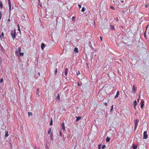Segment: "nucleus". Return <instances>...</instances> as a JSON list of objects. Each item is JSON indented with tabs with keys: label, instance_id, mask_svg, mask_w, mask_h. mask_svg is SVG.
<instances>
[{
	"label": "nucleus",
	"instance_id": "f257e3e1",
	"mask_svg": "<svg viewBox=\"0 0 149 149\" xmlns=\"http://www.w3.org/2000/svg\"><path fill=\"white\" fill-rule=\"evenodd\" d=\"M134 121L135 124L134 130H136L138 125V124L139 122V120L137 119H134Z\"/></svg>",
	"mask_w": 149,
	"mask_h": 149
},
{
	"label": "nucleus",
	"instance_id": "f03ea898",
	"mask_svg": "<svg viewBox=\"0 0 149 149\" xmlns=\"http://www.w3.org/2000/svg\"><path fill=\"white\" fill-rule=\"evenodd\" d=\"M148 135L147 134V131H145L143 133V139H146L148 138Z\"/></svg>",
	"mask_w": 149,
	"mask_h": 149
},
{
	"label": "nucleus",
	"instance_id": "7ed1b4c3",
	"mask_svg": "<svg viewBox=\"0 0 149 149\" xmlns=\"http://www.w3.org/2000/svg\"><path fill=\"white\" fill-rule=\"evenodd\" d=\"M141 108L142 109L143 108L144 105V101L143 100H142L141 102Z\"/></svg>",
	"mask_w": 149,
	"mask_h": 149
},
{
	"label": "nucleus",
	"instance_id": "20e7f679",
	"mask_svg": "<svg viewBox=\"0 0 149 149\" xmlns=\"http://www.w3.org/2000/svg\"><path fill=\"white\" fill-rule=\"evenodd\" d=\"M21 51V47H20L17 49V50L15 51V53L16 54H17L18 53L20 52Z\"/></svg>",
	"mask_w": 149,
	"mask_h": 149
},
{
	"label": "nucleus",
	"instance_id": "39448f33",
	"mask_svg": "<svg viewBox=\"0 0 149 149\" xmlns=\"http://www.w3.org/2000/svg\"><path fill=\"white\" fill-rule=\"evenodd\" d=\"M15 31L14 32V33H11L10 34L11 36L14 39L15 37Z\"/></svg>",
	"mask_w": 149,
	"mask_h": 149
},
{
	"label": "nucleus",
	"instance_id": "423d86ee",
	"mask_svg": "<svg viewBox=\"0 0 149 149\" xmlns=\"http://www.w3.org/2000/svg\"><path fill=\"white\" fill-rule=\"evenodd\" d=\"M62 129L63 130H65V127L64 126V124L63 123H62L61 124Z\"/></svg>",
	"mask_w": 149,
	"mask_h": 149
},
{
	"label": "nucleus",
	"instance_id": "0eeeda50",
	"mask_svg": "<svg viewBox=\"0 0 149 149\" xmlns=\"http://www.w3.org/2000/svg\"><path fill=\"white\" fill-rule=\"evenodd\" d=\"M45 47V44L43 43H42L41 45V49L43 50L44 49Z\"/></svg>",
	"mask_w": 149,
	"mask_h": 149
},
{
	"label": "nucleus",
	"instance_id": "6e6552de",
	"mask_svg": "<svg viewBox=\"0 0 149 149\" xmlns=\"http://www.w3.org/2000/svg\"><path fill=\"white\" fill-rule=\"evenodd\" d=\"M138 145H135L134 144H133L132 146V147L133 149H136L137 148Z\"/></svg>",
	"mask_w": 149,
	"mask_h": 149
},
{
	"label": "nucleus",
	"instance_id": "1a4fd4ad",
	"mask_svg": "<svg viewBox=\"0 0 149 149\" xmlns=\"http://www.w3.org/2000/svg\"><path fill=\"white\" fill-rule=\"evenodd\" d=\"M68 69L67 68H66L64 74L66 76L67 75L68 72Z\"/></svg>",
	"mask_w": 149,
	"mask_h": 149
},
{
	"label": "nucleus",
	"instance_id": "9d476101",
	"mask_svg": "<svg viewBox=\"0 0 149 149\" xmlns=\"http://www.w3.org/2000/svg\"><path fill=\"white\" fill-rule=\"evenodd\" d=\"M77 119L76 120V121H77L81 119V116H79L78 117H76Z\"/></svg>",
	"mask_w": 149,
	"mask_h": 149
},
{
	"label": "nucleus",
	"instance_id": "9b49d317",
	"mask_svg": "<svg viewBox=\"0 0 149 149\" xmlns=\"http://www.w3.org/2000/svg\"><path fill=\"white\" fill-rule=\"evenodd\" d=\"M74 51L75 52H76L77 53H78L79 52L78 49V48H76V47H75V48H74Z\"/></svg>",
	"mask_w": 149,
	"mask_h": 149
},
{
	"label": "nucleus",
	"instance_id": "f8f14e48",
	"mask_svg": "<svg viewBox=\"0 0 149 149\" xmlns=\"http://www.w3.org/2000/svg\"><path fill=\"white\" fill-rule=\"evenodd\" d=\"M136 91V89L135 88V86L134 85L133 86V89H132V91L133 92H135V91Z\"/></svg>",
	"mask_w": 149,
	"mask_h": 149
},
{
	"label": "nucleus",
	"instance_id": "ddd939ff",
	"mask_svg": "<svg viewBox=\"0 0 149 149\" xmlns=\"http://www.w3.org/2000/svg\"><path fill=\"white\" fill-rule=\"evenodd\" d=\"M110 138L108 137V136L107 137L106 139V141L107 142H108L110 141Z\"/></svg>",
	"mask_w": 149,
	"mask_h": 149
},
{
	"label": "nucleus",
	"instance_id": "4468645a",
	"mask_svg": "<svg viewBox=\"0 0 149 149\" xmlns=\"http://www.w3.org/2000/svg\"><path fill=\"white\" fill-rule=\"evenodd\" d=\"M110 28L112 30H114L115 29L114 26L112 25H110Z\"/></svg>",
	"mask_w": 149,
	"mask_h": 149
},
{
	"label": "nucleus",
	"instance_id": "2eb2a0df",
	"mask_svg": "<svg viewBox=\"0 0 149 149\" xmlns=\"http://www.w3.org/2000/svg\"><path fill=\"white\" fill-rule=\"evenodd\" d=\"M8 4H9V10H11V3H10V2L8 1Z\"/></svg>",
	"mask_w": 149,
	"mask_h": 149
},
{
	"label": "nucleus",
	"instance_id": "dca6fc26",
	"mask_svg": "<svg viewBox=\"0 0 149 149\" xmlns=\"http://www.w3.org/2000/svg\"><path fill=\"white\" fill-rule=\"evenodd\" d=\"M51 128H49V130L48 131V134H50L51 133Z\"/></svg>",
	"mask_w": 149,
	"mask_h": 149
},
{
	"label": "nucleus",
	"instance_id": "f3484780",
	"mask_svg": "<svg viewBox=\"0 0 149 149\" xmlns=\"http://www.w3.org/2000/svg\"><path fill=\"white\" fill-rule=\"evenodd\" d=\"M3 7V4L1 2V1L0 4V8L1 9Z\"/></svg>",
	"mask_w": 149,
	"mask_h": 149
},
{
	"label": "nucleus",
	"instance_id": "a211bd4d",
	"mask_svg": "<svg viewBox=\"0 0 149 149\" xmlns=\"http://www.w3.org/2000/svg\"><path fill=\"white\" fill-rule=\"evenodd\" d=\"M133 105H136L137 104V102L135 100L133 102Z\"/></svg>",
	"mask_w": 149,
	"mask_h": 149
},
{
	"label": "nucleus",
	"instance_id": "6ab92c4d",
	"mask_svg": "<svg viewBox=\"0 0 149 149\" xmlns=\"http://www.w3.org/2000/svg\"><path fill=\"white\" fill-rule=\"evenodd\" d=\"M113 105H112V106H111V110H110V111L111 112L113 111Z\"/></svg>",
	"mask_w": 149,
	"mask_h": 149
},
{
	"label": "nucleus",
	"instance_id": "aec40b11",
	"mask_svg": "<svg viewBox=\"0 0 149 149\" xmlns=\"http://www.w3.org/2000/svg\"><path fill=\"white\" fill-rule=\"evenodd\" d=\"M56 99H58L59 100L60 96H59V94H57V96H56Z\"/></svg>",
	"mask_w": 149,
	"mask_h": 149
},
{
	"label": "nucleus",
	"instance_id": "412c9836",
	"mask_svg": "<svg viewBox=\"0 0 149 149\" xmlns=\"http://www.w3.org/2000/svg\"><path fill=\"white\" fill-rule=\"evenodd\" d=\"M8 135V132H6V133L5 134V137H7Z\"/></svg>",
	"mask_w": 149,
	"mask_h": 149
},
{
	"label": "nucleus",
	"instance_id": "4be33fe9",
	"mask_svg": "<svg viewBox=\"0 0 149 149\" xmlns=\"http://www.w3.org/2000/svg\"><path fill=\"white\" fill-rule=\"evenodd\" d=\"M4 36V34L3 32H2L1 33V35H0V38H1V37H3Z\"/></svg>",
	"mask_w": 149,
	"mask_h": 149
},
{
	"label": "nucleus",
	"instance_id": "5701e85b",
	"mask_svg": "<svg viewBox=\"0 0 149 149\" xmlns=\"http://www.w3.org/2000/svg\"><path fill=\"white\" fill-rule=\"evenodd\" d=\"M110 8L112 10H114L115 9L114 8V7L112 6H110Z\"/></svg>",
	"mask_w": 149,
	"mask_h": 149
},
{
	"label": "nucleus",
	"instance_id": "b1692460",
	"mask_svg": "<svg viewBox=\"0 0 149 149\" xmlns=\"http://www.w3.org/2000/svg\"><path fill=\"white\" fill-rule=\"evenodd\" d=\"M20 55L21 56H22L24 55V54L23 52H20L19 53Z\"/></svg>",
	"mask_w": 149,
	"mask_h": 149
},
{
	"label": "nucleus",
	"instance_id": "393cba45",
	"mask_svg": "<svg viewBox=\"0 0 149 149\" xmlns=\"http://www.w3.org/2000/svg\"><path fill=\"white\" fill-rule=\"evenodd\" d=\"M2 16V13L0 11V20L1 19Z\"/></svg>",
	"mask_w": 149,
	"mask_h": 149
},
{
	"label": "nucleus",
	"instance_id": "a878e982",
	"mask_svg": "<svg viewBox=\"0 0 149 149\" xmlns=\"http://www.w3.org/2000/svg\"><path fill=\"white\" fill-rule=\"evenodd\" d=\"M85 8L84 7H83L82 8L81 11L82 12H84L85 11Z\"/></svg>",
	"mask_w": 149,
	"mask_h": 149
},
{
	"label": "nucleus",
	"instance_id": "bb28decb",
	"mask_svg": "<svg viewBox=\"0 0 149 149\" xmlns=\"http://www.w3.org/2000/svg\"><path fill=\"white\" fill-rule=\"evenodd\" d=\"M106 146L105 145H103L102 147V149H104L106 147Z\"/></svg>",
	"mask_w": 149,
	"mask_h": 149
},
{
	"label": "nucleus",
	"instance_id": "cd10ccee",
	"mask_svg": "<svg viewBox=\"0 0 149 149\" xmlns=\"http://www.w3.org/2000/svg\"><path fill=\"white\" fill-rule=\"evenodd\" d=\"M52 125V119L51 120L50 123V125Z\"/></svg>",
	"mask_w": 149,
	"mask_h": 149
},
{
	"label": "nucleus",
	"instance_id": "c85d7f7f",
	"mask_svg": "<svg viewBox=\"0 0 149 149\" xmlns=\"http://www.w3.org/2000/svg\"><path fill=\"white\" fill-rule=\"evenodd\" d=\"M149 6V4H147L145 5V7H148Z\"/></svg>",
	"mask_w": 149,
	"mask_h": 149
},
{
	"label": "nucleus",
	"instance_id": "c756f323",
	"mask_svg": "<svg viewBox=\"0 0 149 149\" xmlns=\"http://www.w3.org/2000/svg\"><path fill=\"white\" fill-rule=\"evenodd\" d=\"M80 74V71H78V72L76 74L77 75H79V74Z\"/></svg>",
	"mask_w": 149,
	"mask_h": 149
},
{
	"label": "nucleus",
	"instance_id": "7c9ffc66",
	"mask_svg": "<svg viewBox=\"0 0 149 149\" xmlns=\"http://www.w3.org/2000/svg\"><path fill=\"white\" fill-rule=\"evenodd\" d=\"M3 81V78L0 79V83L2 82Z\"/></svg>",
	"mask_w": 149,
	"mask_h": 149
},
{
	"label": "nucleus",
	"instance_id": "2f4dec72",
	"mask_svg": "<svg viewBox=\"0 0 149 149\" xmlns=\"http://www.w3.org/2000/svg\"><path fill=\"white\" fill-rule=\"evenodd\" d=\"M118 95H118L116 94V96L115 97V98L116 99V98H117L118 97Z\"/></svg>",
	"mask_w": 149,
	"mask_h": 149
},
{
	"label": "nucleus",
	"instance_id": "473e14b6",
	"mask_svg": "<svg viewBox=\"0 0 149 149\" xmlns=\"http://www.w3.org/2000/svg\"><path fill=\"white\" fill-rule=\"evenodd\" d=\"M28 113V115H29V116L30 115L31 116L32 115V113H30L29 112Z\"/></svg>",
	"mask_w": 149,
	"mask_h": 149
},
{
	"label": "nucleus",
	"instance_id": "72a5a7b5",
	"mask_svg": "<svg viewBox=\"0 0 149 149\" xmlns=\"http://www.w3.org/2000/svg\"><path fill=\"white\" fill-rule=\"evenodd\" d=\"M75 18L74 17H72V21H74L75 20Z\"/></svg>",
	"mask_w": 149,
	"mask_h": 149
},
{
	"label": "nucleus",
	"instance_id": "f704fd0d",
	"mask_svg": "<svg viewBox=\"0 0 149 149\" xmlns=\"http://www.w3.org/2000/svg\"><path fill=\"white\" fill-rule=\"evenodd\" d=\"M18 25V30L20 31V29H19V24H18L17 25Z\"/></svg>",
	"mask_w": 149,
	"mask_h": 149
},
{
	"label": "nucleus",
	"instance_id": "c9c22d12",
	"mask_svg": "<svg viewBox=\"0 0 149 149\" xmlns=\"http://www.w3.org/2000/svg\"><path fill=\"white\" fill-rule=\"evenodd\" d=\"M59 135L61 136H62V132L61 131L60 132Z\"/></svg>",
	"mask_w": 149,
	"mask_h": 149
},
{
	"label": "nucleus",
	"instance_id": "e433bc0d",
	"mask_svg": "<svg viewBox=\"0 0 149 149\" xmlns=\"http://www.w3.org/2000/svg\"><path fill=\"white\" fill-rule=\"evenodd\" d=\"M104 105H105L106 106H107V105H108V104H107V102H105V103H104Z\"/></svg>",
	"mask_w": 149,
	"mask_h": 149
},
{
	"label": "nucleus",
	"instance_id": "4c0bfd02",
	"mask_svg": "<svg viewBox=\"0 0 149 149\" xmlns=\"http://www.w3.org/2000/svg\"><path fill=\"white\" fill-rule=\"evenodd\" d=\"M98 149H101V145H99L98 146Z\"/></svg>",
	"mask_w": 149,
	"mask_h": 149
},
{
	"label": "nucleus",
	"instance_id": "58836bf2",
	"mask_svg": "<svg viewBox=\"0 0 149 149\" xmlns=\"http://www.w3.org/2000/svg\"><path fill=\"white\" fill-rule=\"evenodd\" d=\"M119 92L118 91L117 92V93H116V94L117 95H119Z\"/></svg>",
	"mask_w": 149,
	"mask_h": 149
},
{
	"label": "nucleus",
	"instance_id": "ea45409f",
	"mask_svg": "<svg viewBox=\"0 0 149 149\" xmlns=\"http://www.w3.org/2000/svg\"><path fill=\"white\" fill-rule=\"evenodd\" d=\"M78 6L79 7V8H81V5H80V4H78Z\"/></svg>",
	"mask_w": 149,
	"mask_h": 149
},
{
	"label": "nucleus",
	"instance_id": "a19ab883",
	"mask_svg": "<svg viewBox=\"0 0 149 149\" xmlns=\"http://www.w3.org/2000/svg\"><path fill=\"white\" fill-rule=\"evenodd\" d=\"M57 72V69H56V70H55V73H54V74H56V73Z\"/></svg>",
	"mask_w": 149,
	"mask_h": 149
},
{
	"label": "nucleus",
	"instance_id": "79ce46f5",
	"mask_svg": "<svg viewBox=\"0 0 149 149\" xmlns=\"http://www.w3.org/2000/svg\"><path fill=\"white\" fill-rule=\"evenodd\" d=\"M136 105H133V107H134V109H136Z\"/></svg>",
	"mask_w": 149,
	"mask_h": 149
},
{
	"label": "nucleus",
	"instance_id": "37998d69",
	"mask_svg": "<svg viewBox=\"0 0 149 149\" xmlns=\"http://www.w3.org/2000/svg\"><path fill=\"white\" fill-rule=\"evenodd\" d=\"M100 38L101 40L102 41V37L101 36L100 37Z\"/></svg>",
	"mask_w": 149,
	"mask_h": 149
},
{
	"label": "nucleus",
	"instance_id": "c03bdc74",
	"mask_svg": "<svg viewBox=\"0 0 149 149\" xmlns=\"http://www.w3.org/2000/svg\"><path fill=\"white\" fill-rule=\"evenodd\" d=\"M144 37H146V33H145L144 34Z\"/></svg>",
	"mask_w": 149,
	"mask_h": 149
},
{
	"label": "nucleus",
	"instance_id": "a18cd8bd",
	"mask_svg": "<svg viewBox=\"0 0 149 149\" xmlns=\"http://www.w3.org/2000/svg\"><path fill=\"white\" fill-rule=\"evenodd\" d=\"M39 88H38L37 89V91H39Z\"/></svg>",
	"mask_w": 149,
	"mask_h": 149
},
{
	"label": "nucleus",
	"instance_id": "49530a36",
	"mask_svg": "<svg viewBox=\"0 0 149 149\" xmlns=\"http://www.w3.org/2000/svg\"><path fill=\"white\" fill-rule=\"evenodd\" d=\"M139 99H137V101H138V102L139 101Z\"/></svg>",
	"mask_w": 149,
	"mask_h": 149
},
{
	"label": "nucleus",
	"instance_id": "de8ad7c7",
	"mask_svg": "<svg viewBox=\"0 0 149 149\" xmlns=\"http://www.w3.org/2000/svg\"><path fill=\"white\" fill-rule=\"evenodd\" d=\"M78 86H79V82H78Z\"/></svg>",
	"mask_w": 149,
	"mask_h": 149
},
{
	"label": "nucleus",
	"instance_id": "09e8293b",
	"mask_svg": "<svg viewBox=\"0 0 149 149\" xmlns=\"http://www.w3.org/2000/svg\"><path fill=\"white\" fill-rule=\"evenodd\" d=\"M10 143L11 145V148H12V144H11V143Z\"/></svg>",
	"mask_w": 149,
	"mask_h": 149
},
{
	"label": "nucleus",
	"instance_id": "8fccbe9b",
	"mask_svg": "<svg viewBox=\"0 0 149 149\" xmlns=\"http://www.w3.org/2000/svg\"><path fill=\"white\" fill-rule=\"evenodd\" d=\"M10 19H8V21H10Z\"/></svg>",
	"mask_w": 149,
	"mask_h": 149
},
{
	"label": "nucleus",
	"instance_id": "3c124183",
	"mask_svg": "<svg viewBox=\"0 0 149 149\" xmlns=\"http://www.w3.org/2000/svg\"><path fill=\"white\" fill-rule=\"evenodd\" d=\"M122 12H123V13H124V12H125L124 11V10H123Z\"/></svg>",
	"mask_w": 149,
	"mask_h": 149
},
{
	"label": "nucleus",
	"instance_id": "603ef678",
	"mask_svg": "<svg viewBox=\"0 0 149 149\" xmlns=\"http://www.w3.org/2000/svg\"><path fill=\"white\" fill-rule=\"evenodd\" d=\"M148 25L146 27V28H147L148 27Z\"/></svg>",
	"mask_w": 149,
	"mask_h": 149
},
{
	"label": "nucleus",
	"instance_id": "864d4df0",
	"mask_svg": "<svg viewBox=\"0 0 149 149\" xmlns=\"http://www.w3.org/2000/svg\"><path fill=\"white\" fill-rule=\"evenodd\" d=\"M8 0L9 2L10 1V0Z\"/></svg>",
	"mask_w": 149,
	"mask_h": 149
},
{
	"label": "nucleus",
	"instance_id": "5fc2aeb1",
	"mask_svg": "<svg viewBox=\"0 0 149 149\" xmlns=\"http://www.w3.org/2000/svg\"><path fill=\"white\" fill-rule=\"evenodd\" d=\"M121 2H122V3H123V1H121Z\"/></svg>",
	"mask_w": 149,
	"mask_h": 149
},
{
	"label": "nucleus",
	"instance_id": "6e6d98bb",
	"mask_svg": "<svg viewBox=\"0 0 149 149\" xmlns=\"http://www.w3.org/2000/svg\"><path fill=\"white\" fill-rule=\"evenodd\" d=\"M22 1H23V0H22Z\"/></svg>",
	"mask_w": 149,
	"mask_h": 149
}]
</instances>
